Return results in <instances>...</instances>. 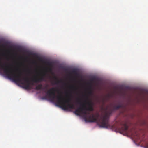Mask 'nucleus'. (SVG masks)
Wrapping results in <instances>:
<instances>
[{
	"mask_svg": "<svg viewBox=\"0 0 148 148\" xmlns=\"http://www.w3.org/2000/svg\"><path fill=\"white\" fill-rule=\"evenodd\" d=\"M99 101H100L99 100H98Z\"/></svg>",
	"mask_w": 148,
	"mask_h": 148,
	"instance_id": "obj_20",
	"label": "nucleus"
},
{
	"mask_svg": "<svg viewBox=\"0 0 148 148\" xmlns=\"http://www.w3.org/2000/svg\"><path fill=\"white\" fill-rule=\"evenodd\" d=\"M71 88H74V86H71Z\"/></svg>",
	"mask_w": 148,
	"mask_h": 148,
	"instance_id": "obj_15",
	"label": "nucleus"
},
{
	"mask_svg": "<svg viewBox=\"0 0 148 148\" xmlns=\"http://www.w3.org/2000/svg\"><path fill=\"white\" fill-rule=\"evenodd\" d=\"M65 71H67V69H66Z\"/></svg>",
	"mask_w": 148,
	"mask_h": 148,
	"instance_id": "obj_19",
	"label": "nucleus"
},
{
	"mask_svg": "<svg viewBox=\"0 0 148 148\" xmlns=\"http://www.w3.org/2000/svg\"><path fill=\"white\" fill-rule=\"evenodd\" d=\"M122 107V104L119 103L117 106H116V105H114L113 106V110H116L119 109Z\"/></svg>",
	"mask_w": 148,
	"mask_h": 148,
	"instance_id": "obj_9",
	"label": "nucleus"
},
{
	"mask_svg": "<svg viewBox=\"0 0 148 148\" xmlns=\"http://www.w3.org/2000/svg\"><path fill=\"white\" fill-rule=\"evenodd\" d=\"M45 80V76L43 75H41L40 77L35 78L32 79V81L36 83L40 82Z\"/></svg>",
	"mask_w": 148,
	"mask_h": 148,
	"instance_id": "obj_6",
	"label": "nucleus"
},
{
	"mask_svg": "<svg viewBox=\"0 0 148 148\" xmlns=\"http://www.w3.org/2000/svg\"><path fill=\"white\" fill-rule=\"evenodd\" d=\"M32 84V85H34V84H33V83H32V84Z\"/></svg>",
	"mask_w": 148,
	"mask_h": 148,
	"instance_id": "obj_16",
	"label": "nucleus"
},
{
	"mask_svg": "<svg viewBox=\"0 0 148 148\" xmlns=\"http://www.w3.org/2000/svg\"><path fill=\"white\" fill-rule=\"evenodd\" d=\"M84 96L85 97L86 100L87 101L86 103L88 105V107L87 108L86 107L85 103H82L81 99H77V103L80 104L81 106L76 109L74 112V113L78 116H79L81 114H83L86 121L89 122H96L99 116L98 114L95 115L92 114L90 115V112L87 111H93L94 110L93 103L92 101H89L88 96L85 95H84Z\"/></svg>",
	"mask_w": 148,
	"mask_h": 148,
	"instance_id": "obj_1",
	"label": "nucleus"
},
{
	"mask_svg": "<svg viewBox=\"0 0 148 148\" xmlns=\"http://www.w3.org/2000/svg\"><path fill=\"white\" fill-rule=\"evenodd\" d=\"M0 69L3 70L5 75L9 79L17 83H20L23 85L25 89L31 88L29 79L27 77H22L21 73L18 75L14 73L13 71L9 66L5 64H2L0 61Z\"/></svg>",
	"mask_w": 148,
	"mask_h": 148,
	"instance_id": "obj_2",
	"label": "nucleus"
},
{
	"mask_svg": "<svg viewBox=\"0 0 148 148\" xmlns=\"http://www.w3.org/2000/svg\"><path fill=\"white\" fill-rule=\"evenodd\" d=\"M101 121L98 123L99 126L100 127L107 128L108 126V119L107 114L101 118Z\"/></svg>",
	"mask_w": 148,
	"mask_h": 148,
	"instance_id": "obj_4",
	"label": "nucleus"
},
{
	"mask_svg": "<svg viewBox=\"0 0 148 148\" xmlns=\"http://www.w3.org/2000/svg\"><path fill=\"white\" fill-rule=\"evenodd\" d=\"M49 70H51V69H49Z\"/></svg>",
	"mask_w": 148,
	"mask_h": 148,
	"instance_id": "obj_18",
	"label": "nucleus"
},
{
	"mask_svg": "<svg viewBox=\"0 0 148 148\" xmlns=\"http://www.w3.org/2000/svg\"><path fill=\"white\" fill-rule=\"evenodd\" d=\"M71 73L75 75H76L77 74V70L75 69H73L71 72Z\"/></svg>",
	"mask_w": 148,
	"mask_h": 148,
	"instance_id": "obj_10",
	"label": "nucleus"
},
{
	"mask_svg": "<svg viewBox=\"0 0 148 148\" xmlns=\"http://www.w3.org/2000/svg\"><path fill=\"white\" fill-rule=\"evenodd\" d=\"M56 102L57 104L64 110H68L70 109H75V106L73 104H70L71 99L68 97L66 99L60 95L56 97Z\"/></svg>",
	"mask_w": 148,
	"mask_h": 148,
	"instance_id": "obj_3",
	"label": "nucleus"
},
{
	"mask_svg": "<svg viewBox=\"0 0 148 148\" xmlns=\"http://www.w3.org/2000/svg\"><path fill=\"white\" fill-rule=\"evenodd\" d=\"M42 85L41 84H39L37 85L35 88V89L36 90H40L41 89L44 90L47 87V85L46 87L42 88Z\"/></svg>",
	"mask_w": 148,
	"mask_h": 148,
	"instance_id": "obj_8",
	"label": "nucleus"
},
{
	"mask_svg": "<svg viewBox=\"0 0 148 148\" xmlns=\"http://www.w3.org/2000/svg\"><path fill=\"white\" fill-rule=\"evenodd\" d=\"M56 82L55 83V84H58L60 83V82H61V81H60L58 80L56 78Z\"/></svg>",
	"mask_w": 148,
	"mask_h": 148,
	"instance_id": "obj_12",
	"label": "nucleus"
},
{
	"mask_svg": "<svg viewBox=\"0 0 148 148\" xmlns=\"http://www.w3.org/2000/svg\"><path fill=\"white\" fill-rule=\"evenodd\" d=\"M56 90L55 88H52L49 90L47 92V94L49 98L52 102H54L56 99L55 92Z\"/></svg>",
	"mask_w": 148,
	"mask_h": 148,
	"instance_id": "obj_5",
	"label": "nucleus"
},
{
	"mask_svg": "<svg viewBox=\"0 0 148 148\" xmlns=\"http://www.w3.org/2000/svg\"><path fill=\"white\" fill-rule=\"evenodd\" d=\"M128 129V127L126 124L123 125V127L119 128V131L122 132H126L127 131Z\"/></svg>",
	"mask_w": 148,
	"mask_h": 148,
	"instance_id": "obj_7",
	"label": "nucleus"
},
{
	"mask_svg": "<svg viewBox=\"0 0 148 148\" xmlns=\"http://www.w3.org/2000/svg\"><path fill=\"white\" fill-rule=\"evenodd\" d=\"M47 64L48 65H49V66H51V64L50 63H49V62H47Z\"/></svg>",
	"mask_w": 148,
	"mask_h": 148,
	"instance_id": "obj_14",
	"label": "nucleus"
},
{
	"mask_svg": "<svg viewBox=\"0 0 148 148\" xmlns=\"http://www.w3.org/2000/svg\"><path fill=\"white\" fill-rule=\"evenodd\" d=\"M92 91L90 90V92H89L88 93L90 95H91L92 94Z\"/></svg>",
	"mask_w": 148,
	"mask_h": 148,
	"instance_id": "obj_13",
	"label": "nucleus"
},
{
	"mask_svg": "<svg viewBox=\"0 0 148 148\" xmlns=\"http://www.w3.org/2000/svg\"><path fill=\"white\" fill-rule=\"evenodd\" d=\"M91 81H93V79H91Z\"/></svg>",
	"mask_w": 148,
	"mask_h": 148,
	"instance_id": "obj_17",
	"label": "nucleus"
},
{
	"mask_svg": "<svg viewBox=\"0 0 148 148\" xmlns=\"http://www.w3.org/2000/svg\"><path fill=\"white\" fill-rule=\"evenodd\" d=\"M105 100H106L105 98H103L102 99V100H101L102 103L103 105H104L105 104Z\"/></svg>",
	"mask_w": 148,
	"mask_h": 148,
	"instance_id": "obj_11",
	"label": "nucleus"
}]
</instances>
